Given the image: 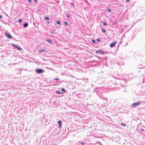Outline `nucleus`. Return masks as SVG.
Wrapping results in <instances>:
<instances>
[{
    "label": "nucleus",
    "mask_w": 145,
    "mask_h": 145,
    "mask_svg": "<svg viewBox=\"0 0 145 145\" xmlns=\"http://www.w3.org/2000/svg\"><path fill=\"white\" fill-rule=\"evenodd\" d=\"M143 103V102L142 101H139L138 102H137L132 104V106L133 108H135L137 106Z\"/></svg>",
    "instance_id": "f257e3e1"
},
{
    "label": "nucleus",
    "mask_w": 145,
    "mask_h": 145,
    "mask_svg": "<svg viewBox=\"0 0 145 145\" xmlns=\"http://www.w3.org/2000/svg\"><path fill=\"white\" fill-rule=\"evenodd\" d=\"M12 45L14 48H16L18 50H22L20 46H18L17 45H15L12 43Z\"/></svg>",
    "instance_id": "f03ea898"
},
{
    "label": "nucleus",
    "mask_w": 145,
    "mask_h": 145,
    "mask_svg": "<svg viewBox=\"0 0 145 145\" xmlns=\"http://www.w3.org/2000/svg\"><path fill=\"white\" fill-rule=\"evenodd\" d=\"M36 72L38 74H40L43 73L44 72V70L42 69H37L35 70Z\"/></svg>",
    "instance_id": "7ed1b4c3"
},
{
    "label": "nucleus",
    "mask_w": 145,
    "mask_h": 145,
    "mask_svg": "<svg viewBox=\"0 0 145 145\" xmlns=\"http://www.w3.org/2000/svg\"><path fill=\"white\" fill-rule=\"evenodd\" d=\"M5 35L6 37L10 39H12V35L8 33H5Z\"/></svg>",
    "instance_id": "20e7f679"
},
{
    "label": "nucleus",
    "mask_w": 145,
    "mask_h": 145,
    "mask_svg": "<svg viewBox=\"0 0 145 145\" xmlns=\"http://www.w3.org/2000/svg\"><path fill=\"white\" fill-rule=\"evenodd\" d=\"M97 54H104V52L101 50H98L95 52Z\"/></svg>",
    "instance_id": "39448f33"
},
{
    "label": "nucleus",
    "mask_w": 145,
    "mask_h": 145,
    "mask_svg": "<svg viewBox=\"0 0 145 145\" xmlns=\"http://www.w3.org/2000/svg\"><path fill=\"white\" fill-rule=\"evenodd\" d=\"M117 42L116 41H114L113 42L111 43L110 44V46L111 48L115 46Z\"/></svg>",
    "instance_id": "423d86ee"
},
{
    "label": "nucleus",
    "mask_w": 145,
    "mask_h": 145,
    "mask_svg": "<svg viewBox=\"0 0 145 145\" xmlns=\"http://www.w3.org/2000/svg\"><path fill=\"white\" fill-rule=\"evenodd\" d=\"M58 124L59 125V128H60L62 126V122L61 121L59 120L58 121Z\"/></svg>",
    "instance_id": "0eeeda50"
},
{
    "label": "nucleus",
    "mask_w": 145,
    "mask_h": 145,
    "mask_svg": "<svg viewBox=\"0 0 145 145\" xmlns=\"http://www.w3.org/2000/svg\"><path fill=\"white\" fill-rule=\"evenodd\" d=\"M28 25V24L27 23H25L24 24L23 26L24 27H27Z\"/></svg>",
    "instance_id": "6e6552de"
},
{
    "label": "nucleus",
    "mask_w": 145,
    "mask_h": 145,
    "mask_svg": "<svg viewBox=\"0 0 145 145\" xmlns=\"http://www.w3.org/2000/svg\"><path fill=\"white\" fill-rule=\"evenodd\" d=\"M56 23L58 25H60L61 24V22L59 20H57L56 22Z\"/></svg>",
    "instance_id": "1a4fd4ad"
},
{
    "label": "nucleus",
    "mask_w": 145,
    "mask_h": 145,
    "mask_svg": "<svg viewBox=\"0 0 145 145\" xmlns=\"http://www.w3.org/2000/svg\"><path fill=\"white\" fill-rule=\"evenodd\" d=\"M44 19L46 20H49L50 18L48 16H45L44 17Z\"/></svg>",
    "instance_id": "9d476101"
},
{
    "label": "nucleus",
    "mask_w": 145,
    "mask_h": 145,
    "mask_svg": "<svg viewBox=\"0 0 145 145\" xmlns=\"http://www.w3.org/2000/svg\"><path fill=\"white\" fill-rule=\"evenodd\" d=\"M56 93L57 94H62V93H61L59 91H57L56 92Z\"/></svg>",
    "instance_id": "9b49d317"
},
{
    "label": "nucleus",
    "mask_w": 145,
    "mask_h": 145,
    "mask_svg": "<svg viewBox=\"0 0 145 145\" xmlns=\"http://www.w3.org/2000/svg\"><path fill=\"white\" fill-rule=\"evenodd\" d=\"M47 41L49 43H52V41L49 39H48L47 40Z\"/></svg>",
    "instance_id": "f8f14e48"
},
{
    "label": "nucleus",
    "mask_w": 145,
    "mask_h": 145,
    "mask_svg": "<svg viewBox=\"0 0 145 145\" xmlns=\"http://www.w3.org/2000/svg\"><path fill=\"white\" fill-rule=\"evenodd\" d=\"M101 31H102L103 32V33H105V32H106V31L105 30V29H101Z\"/></svg>",
    "instance_id": "ddd939ff"
},
{
    "label": "nucleus",
    "mask_w": 145,
    "mask_h": 145,
    "mask_svg": "<svg viewBox=\"0 0 145 145\" xmlns=\"http://www.w3.org/2000/svg\"><path fill=\"white\" fill-rule=\"evenodd\" d=\"M45 49L40 50H39V51L40 52H42L45 51Z\"/></svg>",
    "instance_id": "4468645a"
},
{
    "label": "nucleus",
    "mask_w": 145,
    "mask_h": 145,
    "mask_svg": "<svg viewBox=\"0 0 145 145\" xmlns=\"http://www.w3.org/2000/svg\"><path fill=\"white\" fill-rule=\"evenodd\" d=\"M64 24H65V25L66 26H68V24L65 21L64 22Z\"/></svg>",
    "instance_id": "2eb2a0df"
},
{
    "label": "nucleus",
    "mask_w": 145,
    "mask_h": 145,
    "mask_svg": "<svg viewBox=\"0 0 145 145\" xmlns=\"http://www.w3.org/2000/svg\"><path fill=\"white\" fill-rule=\"evenodd\" d=\"M61 91L63 92H65V89L63 88H62L61 89Z\"/></svg>",
    "instance_id": "dca6fc26"
},
{
    "label": "nucleus",
    "mask_w": 145,
    "mask_h": 145,
    "mask_svg": "<svg viewBox=\"0 0 145 145\" xmlns=\"http://www.w3.org/2000/svg\"><path fill=\"white\" fill-rule=\"evenodd\" d=\"M18 21L19 22H22V20L21 19H19Z\"/></svg>",
    "instance_id": "f3484780"
},
{
    "label": "nucleus",
    "mask_w": 145,
    "mask_h": 145,
    "mask_svg": "<svg viewBox=\"0 0 145 145\" xmlns=\"http://www.w3.org/2000/svg\"><path fill=\"white\" fill-rule=\"evenodd\" d=\"M91 42H92L93 43H95V40H93H93H91Z\"/></svg>",
    "instance_id": "a211bd4d"
},
{
    "label": "nucleus",
    "mask_w": 145,
    "mask_h": 145,
    "mask_svg": "<svg viewBox=\"0 0 145 145\" xmlns=\"http://www.w3.org/2000/svg\"><path fill=\"white\" fill-rule=\"evenodd\" d=\"M97 40L99 42H100L101 41L100 39L99 38H97Z\"/></svg>",
    "instance_id": "6ab92c4d"
},
{
    "label": "nucleus",
    "mask_w": 145,
    "mask_h": 145,
    "mask_svg": "<svg viewBox=\"0 0 145 145\" xmlns=\"http://www.w3.org/2000/svg\"><path fill=\"white\" fill-rule=\"evenodd\" d=\"M103 25H106V22H104L103 23Z\"/></svg>",
    "instance_id": "aec40b11"
},
{
    "label": "nucleus",
    "mask_w": 145,
    "mask_h": 145,
    "mask_svg": "<svg viewBox=\"0 0 145 145\" xmlns=\"http://www.w3.org/2000/svg\"><path fill=\"white\" fill-rule=\"evenodd\" d=\"M108 12H110L111 11V10L110 9H108Z\"/></svg>",
    "instance_id": "412c9836"
},
{
    "label": "nucleus",
    "mask_w": 145,
    "mask_h": 145,
    "mask_svg": "<svg viewBox=\"0 0 145 145\" xmlns=\"http://www.w3.org/2000/svg\"><path fill=\"white\" fill-rule=\"evenodd\" d=\"M54 80H59V79L58 78H55Z\"/></svg>",
    "instance_id": "4be33fe9"
},
{
    "label": "nucleus",
    "mask_w": 145,
    "mask_h": 145,
    "mask_svg": "<svg viewBox=\"0 0 145 145\" xmlns=\"http://www.w3.org/2000/svg\"><path fill=\"white\" fill-rule=\"evenodd\" d=\"M121 125H122L123 126H125L126 125V124H123V123H122L121 124Z\"/></svg>",
    "instance_id": "5701e85b"
},
{
    "label": "nucleus",
    "mask_w": 145,
    "mask_h": 145,
    "mask_svg": "<svg viewBox=\"0 0 145 145\" xmlns=\"http://www.w3.org/2000/svg\"><path fill=\"white\" fill-rule=\"evenodd\" d=\"M104 99H105V100H106L107 101H108V99L107 98H105Z\"/></svg>",
    "instance_id": "b1692460"
},
{
    "label": "nucleus",
    "mask_w": 145,
    "mask_h": 145,
    "mask_svg": "<svg viewBox=\"0 0 145 145\" xmlns=\"http://www.w3.org/2000/svg\"><path fill=\"white\" fill-rule=\"evenodd\" d=\"M28 1L29 2H31V0H28Z\"/></svg>",
    "instance_id": "393cba45"
},
{
    "label": "nucleus",
    "mask_w": 145,
    "mask_h": 145,
    "mask_svg": "<svg viewBox=\"0 0 145 145\" xmlns=\"http://www.w3.org/2000/svg\"><path fill=\"white\" fill-rule=\"evenodd\" d=\"M81 144L82 145H83L84 144V142H81Z\"/></svg>",
    "instance_id": "a878e982"
},
{
    "label": "nucleus",
    "mask_w": 145,
    "mask_h": 145,
    "mask_svg": "<svg viewBox=\"0 0 145 145\" xmlns=\"http://www.w3.org/2000/svg\"><path fill=\"white\" fill-rule=\"evenodd\" d=\"M67 17H68V18H69L70 16H69V14H68V15H67Z\"/></svg>",
    "instance_id": "bb28decb"
},
{
    "label": "nucleus",
    "mask_w": 145,
    "mask_h": 145,
    "mask_svg": "<svg viewBox=\"0 0 145 145\" xmlns=\"http://www.w3.org/2000/svg\"><path fill=\"white\" fill-rule=\"evenodd\" d=\"M71 5H72V6L73 5H74V3H71Z\"/></svg>",
    "instance_id": "cd10ccee"
},
{
    "label": "nucleus",
    "mask_w": 145,
    "mask_h": 145,
    "mask_svg": "<svg viewBox=\"0 0 145 145\" xmlns=\"http://www.w3.org/2000/svg\"><path fill=\"white\" fill-rule=\"evenodd\" d=\"M2 16L1 15H0V18H2Z\"/></svg>",
    "instance_id": "c85d7f7f"
},
{
    "label": "nucleus",
    "mask_w": 145,
    "mask_h": 145,
    "mask_svg": "<svg viewBox=\"0 0 145 145\" xmlns=\"http://www.w3.org/2000/svg\"><path fill=\"white\" fill-rule=\"evenodd\" d=\"M126 1L127 2H129V0H126Z\"/></svg>",
    "instance_id": "c756f323"
},
{
    "label": "nucleus",
    "mask_w": 145,
    "mask_h": 145,
    "mask_svg": "<svg viewBox=\"0 0 145 145\" xmlns=\"http://www.w3.org/2000/svg\"><path fill=\"white\" fill-rule=\"evenodd\" d=\"M35 2H37V0H35Z\"/></svg>",
    "instance_id": "7c9ffc66"
},
{
    "label": "nucleus",
    "mask_w": 145,
    "mask_h": 145,
    "mask_svg": "<svg viewBox=\"0 0 145 145\" xmlns=\"http://www.w3.org/2000/svg\"><path fill=\"white\" fill-rule=\"evenodd\" d=\"M47 23L48 24H49L50 23V22H47Z\"/></svg>",
    "instance_id": "2f4dec72"
},
{
    "label": "nucleus",
    "mask_w": 145,
    "mask_h": 145,
    "mask_svg": "<svg viewBox=\"0 0 145 145\" xmlns=\"http://www.w3.org/2000/svg\"><path fill=\"white\" fill-rule=\"evenodd\" d=\"M99 93V91H98L97 92V94H98Z\"/></svg>",
    "instance_id": "473e14b6"
},
{
    "label": "nucleus",
    "mask_w": 145,
    "mask_h": 145,
    "mask_svg": "<svg viewBox=\"0 0 145 145\" xmlns=\"http://www.w3.org/2000/svg\"><path fill=\"white\" fill-rule=\"evenodd\" d=\"M141 130L142 131H144V129H141Z\"/></svg>",
    "instance_id": "72a5a7b5"
},
{
    "label": "nucleus",
    "mask_w": 145,
    "mask_h": 145,
    "mask_svg": "<svg viewBox=\"0 0 145 145\" xmlns=\"http://www.w3.org/2000/svg\"><path fill=\"white\" fill-rule=\"evenodd\" d=\"M52 33H54V32L53 31H52Z\"/></svg>",
    "instance_id": "f704fd0d"
},
{
    "label": "nucleus",
    "mask_w": 145,
    "mask_h": 145,
    "mask_svg": "<svg viewBox=\"0 0 145 145\" xmlns=\"http://www.w3.org/2000/svg\"><path fill=\"white\" fill-rule=\"evenodd\" d=\"M97 143H101L100 142H97Z\"/></svg>",
    "instance_id": "c9c22d12"
}]
</instances>
